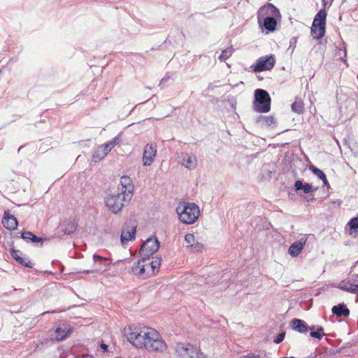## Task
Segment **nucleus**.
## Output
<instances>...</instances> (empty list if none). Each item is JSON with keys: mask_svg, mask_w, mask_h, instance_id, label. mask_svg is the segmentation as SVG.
Here are the masks:
<instances>
[{"mask_svg": "<svg viewBox=\"0 0 358 358\" xmlns=\"http://www.w3.org/2000/svg\"><path fill=\"white\" fill-rule=\"evenodd\" d=\"M348 224L351 229L358 230V217H354L350 220Z\"/></svg>", "mask_w": 358, "mask_h": 358, "instance_id": "obj_33", "label": "nucleus"}, {"mask_svg": "<svg viewBox=\"0 0 358 358\" xmlns=\"http://www.w3.org/2000/svg\"><path fill=\"white\" fill-rule=\"evenodd\" d=\"M176 358H206L200 349L190 343H178L175 348Z\"/></svg>", "mask_w": 358, "mask_h": 358, "instance_id": "obj_5", "label": "nucleus"}, {"mask_svg": "<svg viewBox=\"0 0 358 358\" xmlns=\"http://www.w3.org/2000/svg\"><path fill=\"white\" fill-rule=\"evenodd\" d=\"M322 1H323V3H324V4H325V3H326L325 0H322Z\"/></svg>", "mask_w": 358, "mask_h": 358, "instance_id": "obj_45", "label": "nucleus"}, {"mask_svg": "<svg viewBox=\"0 0 358 358\" xmlns=\"http://www.w3.org/2000/svg\"><path fill=\"white\" fill-rule=\"evenodd\" d=\"M308 329L310 330L311 331H314L315 327L314 326L308 327Z\"/></svg>", "mask_w": 358, "mask_h": 358, "instance_id": "obj_41", "label": "nucleus"}, {"mask_svg": "<svg viewBox=\"0 0 358 358\" xmlns=\"http://www.w3.org/2000/svg\"><path fill=\"white\" fill-rule=\"evenodd\" d=\"M101 348L103 350H107V348H108V345H107L106 344H105V343H102V344H101Z\"/></svg>", "mask_w": 358, "mask_h": 358, "instance_id": "obj_39", "label": "nucleus"}, {"mask_svg": "<svg viewBox=\"0 0 358 358\" xmlns=\"http://www.w3.org/2000/svg\"><path fill=\"white\" fill-rule=\"evenodd\" d=\"M160 262L161 259L157 257L150 261V258L141 257V259L134 264L131 271L138 278L146 279L152 277L159 271Z\"/></svg>", "mask_w": 358, "mask_h": 358, "instance_id": "obj_2", "label": "nucleus"}, {"mask_svg": "<svg viewBox=\"0 0 358 358\" xmlns=\"http://www.w3.org/2000/svg\"><path fill=\"white\" fill-rule=\"evenodd\" d=\"M21 237L26 241L27 243L32 242V243H38L41 242V244L43 243V238L36 236L31 231H24L22 233Z\"/></svg>", "mask_w": 358, "mask_h": 358, "instance_id": "obj_25", "label": "nucleus"}, {"mask_svg": "<svg viewBox=\"0 0 358 358\" xmlns=\"http://www.w3.org/2000/svg\"><path fill=\"white\" fill-rule=\"evenodd\" d=\"M324 334V329L322 327H318L316 331H311L310 334L311 337L317 339H321Z\"/></svg>", "mask_w": 358, "mask_h": 358, "instance_id": "obj_32", "label": "nucleus"}, {"mask_svg": "<svg viewBox=\"0 0 358 358\" xmlns=\"http://www.w3.org/2000/svg\"><path fill=\"white\" fill-rule=\"evenodd\" d=\"M275 62V59L273 55H265L259 57L256 64L251 66V68L255 72L271 70L274 66Z\"/></svg>", "mask_w": 358, "mask_h": 358, "instance_id": "obj_8", "label": "nucleus"}, {"mask_svg": "<svg viewBox=\"0 0 358 358\" xmlns=\"http://www.w3.org/2000/svg\"><path fill=\"white\" fill-rule=\"evenodd\" d=\"M136 226L132 222L126 223L121 234L122 244H126L129 241L135 238Z\"/></svg>", "mask_w": 358, "mask_h": 358, "instance_id": "obj_13", "label": "nucleus"}, {"mask_svg": "<svg viewBox=\"0 0 358 358\" xmlns=\"http://www.w3.org/2000/svg\"><path fill=\"white\" fill-rule=\"evenodd\" d=\"M120 134H118L115 138H113L110 141H108L101 145V146H103L105 151L108 154V152L111 150L113 148H114L115 146L117 145L120 143Z\"/></svg>", "mask_w": 358, "mask_h": 358, "instance_id": "obj_26", "label": "nucleus"}, {"mask_svg": "<svg viewBox=\"0 0 358 358\" xmlns=\"http://www.w3.org/2000/svg\"><path fill=\"white\" fill-rule=\"evenodd\" d=\"M310 169L315 175H316L320 179H321L322 180L323 184L324 185H329L326 175L324 174V173L322 171H321L320 169H319L318 168H317L314 166H311L310 167Z\"/></svg>", "mask_w": 358, "mask_h": 358, "instance_id": "obj_28", "label": "nucleus"}, {"mask_svg": "<svg viewBox=\"0 0 358 358\" xmlns=\"http://www.w3.org/2000/svg\"><path fill=\"white\" fill-rule=\"evenodd\" d=\"M107 155L108 153L105 151L103 146H98L94 151V153L92 156V161L94 163L99 162Z\"/></svg>", "mask_w": 358, "mask_h": 358, "instance_id": "obj_22", "label": "nucleus"}, {"mask_svg": "<svg viewBox=\"0 0 358 358\" xmlns=\"http://www.w3.org/2000/svg\"><path fill=\"white\" fill-rule=\"evenodd\" d=\"M279 10L271 3H267L262 6L257 12V19L259 26H262V20L266 17H279Z\"/></svg>", "mask_w": 358, "mask_h": 358, "instance_id": "obj_10", "label": "nucleus"}, {"mask_svg": "<svg viewBox=\"0 0 358 358\" xmlns=\"http://www.w3.org/2000/svg\"><path fill=\"white\" fill-rule=\"evenodd\" d=\"M18 263L20 264L27 267V268H32L33 264L30 261L26 262L24 259L22 258V260H20Z\"/></svg>", "mask_w": 358, "mask_h": 358, "instance_id": "obj_37", "label": "nucleus"}, {"mask_svg": "<svg viewBox=\"0 0 358 358\" xmlns=\"http://www.w3.org/2000/svg\"><path fill=\"white\" fill-rule=\"evenodd\" d=\"M157 155V145L154 143H148L143 150V164L144 166H150Z\"/></svg>", "mask_w": 358, "mask_h": 358, "instance_id": "obj_12", "label": "nucleus"}, {"mask_svg": "<svg viewBox=\"0 0 358 358\" xmlns=\"http://www.w3.org/2000/svg\"><path fill=\"white\" fill-rule=\"evenodd\" d=\"M255 110L259 113H267L271 109V98L268 93L262 89L255 90Z\"/></svg>", "mask_w": 358, "mask_h": 358, "instance_id": "obj_6", "label": "nucleus"}, {"mask_svg": "<svg viewBox=\"0 0 358 358\" xmlns=\"http://www.w3.org/2000/svg\"><path fill=\"white\" fill-rule=\"evenodd\" d=\"M178 162L189 170H194L197 166L198 159L196 155L181 152L178 155Z\"/></svg>", "mask_w": 358, "mask_h": 358, "instance_id": "obj_11", "label": "nucleus"}, {"mask_svg": "<svg viewBox=\"0 0 358 358\" xmlns=\"http://www.w3.org/2000/svg\"><path fill=\"white\" fill-rule=\"evenodd\" d=\"M94 266L92 269L83 270L79 271L81 273H103L108 270L110 264L106 263L108 261V258L103 257L96 254L93 255Z\"/></svg>", "mask_w": 358, "mask_h": 358, "instance_id": "obj_7", "label": "nucleus"}, {"mask_svg": "<svg viewBox=\"0 0 358 358\" xmlns=\"http://www.w3.org/2000/svg\"><path fill=\"white\" fill-rule=\"evenodd\" d=\"M352 282L354 284H358V275L356 276V278L353 280Z\"/></svg>", "mask_w": 358, "mask_h": 358, "instance_id": "obj_40", "label": "nucleus"}, {"mask_svg": "<svg viewBox=\"0 0 358 358\" xmlns=\"http://www.w3.org/2000/svg\"><path fill=\"white\" fill-rule=\"evenodd\" d=\"M77 226L73 220H66L60 225V229L64 234L69 235L76 230Z\"/></svg>", "mask_w": 358, "mask_h": 358, "instance_id": "obj_18", "label": "nucleus"}, {"mask_svg": "<svg viewBox=\"0 0 358 358\" xmlns=\"http://www.w3.org/2000/svg\"><path fill=\"white\" fill-rule=\"evenodd\" d=\"M316 189L317 188L313 189L311 185L308 183H305L301 190H303L305 194H308L309 192L315 191Z\"/></svg>", "mask_w": 358, "mask_h": 358, "instance_id": "obj_34", "label": "nucleus"}, {"mask_svg": "<svg viewBox=\"0 0 358 358\" xmlns=\"http://www.w3.org/2000/svg\"><path fill=\"white\" fill-rule=\"evenodd\" d=\"M185 241L187 247L192 252H201L203 250V245L199 241L195 240V237L192 234H187L185 236Z\"/></svg>", "mask_w": 358, "mask_h": 358, "instance_id": "obj_15", "label": "nucleus"}, {"mask_svg": "<svg viewBox=\"0 0 358 358\" xmlns=\"http://www.w3.org/2000/svg\"><path fill=\"white\" fill-rule=\"evenodd\" d=\"M159 247V243L156 238H149L141 245L140 255L141 257L149 258L158 250Z\"/></svg>", "mask_w": 358, "mask_h": 358, "instance_id": "obj_9", "label": "nucleus"}, {"mask_svg": "<svg viewBox=\"0 0 358 358\" xmlns=\"http://www.w3.org/2000/svg\"><path fill=\"white\" fill-rule=\"evenodd\" d=\"M257 122H262L268 127H273L276 124L275 118L273 116L259 115L257 119Z\"/></svg>", "mask_w": 358, "mask_h": 358, "instance_id": "obj_27", "label": "nucleus"}, {"mask_svg": "<svg viewBox=\"0 0 358 358\" xmlns=\"http://www.w3.org/2000/svg\"><path fill=\"white\" fill-rule=\"evenodd\" d=\"M327 13L325 10L321 9L315 16L312 25L326 26Z\"/></svg>", "mask_w": 358, "mask_h": 358, "instance_id": "obj_21", "label": "nucleus"}, {"mask_svg": "<svg viewBox=\"0 0 358 358\" xmlns=\"http://www.w3.org/2000/svg\"><path fill=\"white\" fill-rule=\"evenodd\" d=\"M277 17H270L264 19L261 27H264L268 31H275L277 26Z\"/></svg>", "mask_w": 358, "mask_h": 358, "instance_id": "obj_20", "label": "nucleus"}, {"mask_svg": "<svg viewBox=\"0 0 358 358\" xmlns=\"http://www.w3.org/2000/svg\"><path fill=\"white\" fill-rule=\"evenodd\" d=\"M347 55V51H346V49L344 48V56L346 57Z\"/></svg>", "mask_w": 358, "mask_h": 358, "instance_id": "obj_43", "label": "nucleus"}, {"mask_svg": "<svg viewBox=\"0 0 358 358\" xmlns=\"http://www.w3.org/2000/svg\"><path fill=\"white\" fill-rule=\"evenodd\" d=\"M303 183L301 180H296L294 183V188L296 190H301L303 188Z\"/></svg>", "mask_w": 358, "mask_h": 358, "instance_id": "obj_38", "label": "nucleus"}, {"mask_svg": "<svg viewBox=\"0 0 358 358\" xmlns=\"http://www.w3.org/2000/svg\"><path fill=\"white\" fill-rule=\"evenodd\" d=\"M292 41H294V42L296 43V38H293L291 39V41H290L291 44L292 43Z\"/></svg>", "mask_w": 358, "mask_h": 358, "instance_id": "obj_42", "label": "nucleus"}, {"mask_svg": "<svg viewBox=\"0 0 358 358\" xmlns=\"http://www.w3.org/2000/svg\"><path fill=\"white\" fill-rule=\"evenodd\" d=\"M285 336V332L280 333L277 336V337L274 339V343H277V344L281 343L284 340Z\"/></svg>", "mask_w": 358, "mask_h": 358, "instance_id": "obj_36", "label": "nucleus"}, {"mask_svg": "<svg viewBox=\"0 0 358 358\" xmlns=\"http://www.w3.org/2000/svg\"><path fill=\"white\" fill-rule=\"evenodd\" d=\"M122 189L120 192L125 193L127 196L131 197L134 190L132 180L128 176H123L120 178Z\"/></svg>", "mask_w": 358, "mask_h": 358, "instance_id": "obj_16", "label": "nucleus"}, {"mask_svg": "<svg viewBox=\"0 0 358 358\" xmlns=\"http://www.w3.org/2000/svg\"><path fill=\"white\" fill-rule=\"evenodd\" d=\"M327 1L330 3V4L334 1V0H327Z\"/></svg>", "mask_w": 358, "mask_h": 358, "instance_id": "obj_44", "label": "nucleus"}, {"mask_svg": "<svg viewBox=\"0 0 358 358\" xmlns=\"http://www.w3.org/2000/svg\"><path fill=\"white\" fill-rule=\"evenodd\" d=\"M291 325L294 330L299 333L306 332L308 328V326L303 320L296 318L291 321Z\"/></svg>", "mask_w": 358, "mask_h": 358, "instance_id": "obj_19", "label": "nucleus"}, {"mask_svg": "<svg viewBox=\"0 0 358 358\" xmlns=\"http://www.w3.org/2000/svg\"><path fill=\"white\" fill-rule=\"evenodd\" d=\"M332 312L337 316H348L350 315L349 309L344 303H340L338 306H334L332 308Z\"/></svg>", "mask_w": 358, "mask_h": 358, "instance_id": "obj_23", "label": "nucleus"}, {"mask_svg": "<svg viewBox=\"0 0 358 358\" xmlns=\"http://www.w3.org/2000/svg\"><path fill=\"white\" fill-rule=\"evenodd\" d=\"M308 240V236L304 235L301 238L293 243L288 249V253L293 257H297L306 245Z\"/></svg>", "mask_w": 358, "mask_h": 358, "instance_id": "obj_14", "label": "nucleus"}, {"mask_svg": "<svg viewBox=\"0 0 358 358\" xmlns=\"http://www.w3.org/2000/svg\"><path fill=\"white\" fill-rule=\"evenodd\" d=\"M2 223L6 228L10 230L15 229L17 226V222L15 216L6 213L3 216Z\"/></svg>", "mask_w": 358, "mask_h": 358, "instance_id": "obj_17", "label": "nucleus"}, {"mask_svg": "<svg viewBox=\"0 0 358 358\" xmlns=\"http://www.w3.org/2000/svg\"><path fill=\"white\" fill-rule=\"evenodd\" d=\"M326 26H316L312 25L311 27V35L315 39L322 38L325 33Z\"/></svg>", "mask_w": 358, "mask_h": 358, "instance_id": "obj_24", "label": "nucleus"}, {"mask_svg": "<svg viewBox=\"0 0 358 358\" xmlns=\"http://www.w3.org/2000/svg\"><path fill=\"white\" fill-rule=\"evenodd\" d=\"M11 255H12L13 257L17 262H19L20 260H22V257L20 256V251L19 250H11Z\"/></svg>", "mask_w": 358, "mask_h": 358, "instance_id": "obj_35", "label": "nucleus"}, {"mask_svg": "<svg viewBox=\"0 0 358 358\" xmlns=\"http://www.w3.org/2000/svg\"><path fill=\"white\" fill-rule=\"evenodd\" d=\"M234 52L232 46L228 47L227 48L222 50L221 55L219 57V59L222 62L229 58Z\"/></svg>", "mask_w": 358, "mask_h": 358, "instance_id": "obj_30", "label": "nucleus"}, {"mask_svg": "<svg viewBox=\"0 0 358 358\" xmlns=\"http://www.w3.org/2000/svg\"><path fill=\"white\" fill-rule=\"evenodd\" d=\"M292 110L298 114L303 113L304 110L303 101L301 99H296L292 104Z\"/></svg>", "mask_w": 358, "mask_h": 358, "instance_id": "obj_29", "label": "nucleus"}, {"mask_svg": "<svg viewBox=\"0 0 358 358\" xmlns=\"http://www.w3.org/2000/svg\"><path fill=\"white\" fill-rule=\"evenodd\" d=\"M131 199V197L127 196L125 193L119 192L108 194L104 199V202L110 212L117 214L122 210Z\"/></svg>", "mask_w": 358, "mask_h": 358, "instance_id": "obj_4", "label": "nucleus"}, {"mask_svg": "<svg viewBox=\"0 0 358 358\" xmlns=\"http://www.w3.org/2000/svg\"><path fill=\"white\" fill-rule=\"evenodd\" d=\"M127 339L135 348L162 353L167 345L159 332L148 327H129L125 330Z\"/></svg>", "mask_w": 358, "mask_h": 358, "instance_id": "obj_1", "label": "nucleus"}, {"mask_svg": "<svg viewBox=\"0 0 358 358\" xmlns=\"http://www.w3.org/2000/svg\"><path fill=\"white\" fill-rule=\"evenodd\" d=\"M179 220L186 224H192L196 222L200 215L199 206L194 203H180L176 208Z\"/></svg>", "mask_w": 358, "mask_h": 358, "instance_id": "obj_3", "label": "nucleus"}, {"mask_svg": "<svg viewBox=\"0 0 358 358\" xmlns=\"http://www.w3.org/2000/svg\"><path fill=\"white\" fill-rule=\"evenodd\" d=\"M56 338L58 341H62L65 339L68 335V332H66L65 330L62 329L60 327H58L55 330Z\"/></svg>", "mask_w": 358, "mask_h": 358, "instance_id": "obj_31", "label": "nucleus"}]
</instances>
